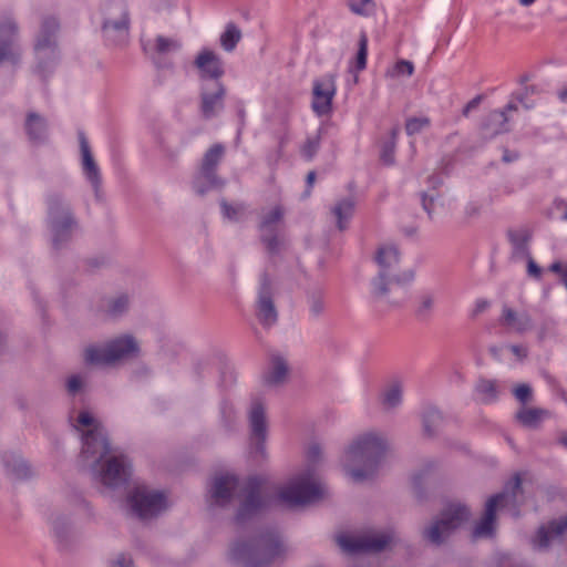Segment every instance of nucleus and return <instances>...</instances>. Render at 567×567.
Listing matches in <instances>:
<instances>
[{
  "label": "nucleus",
  "mask_w": 567,
  "mask_h": 567,
  "mask_svg": "<svg viewBox=\"0 0 567 567\" xmlns=\"http://www.w3.org/2000/svg\"><path fill=\"white\" fill-rule=\"evenodd\" d=\"M374 260L379 271L371 280L370 297L377 308L399 307L405 299V286L413 280L412 271H399L400 251L393 246H381Z\"/></svg>",
  "instance_id": "f257e3e1"
},
{
  "label": "nucleus",
  "mask_w": 567,
  "mask_h": 567,
  "mask_svg": "<svg viewBox=\"0 0 567 567\" xmlns=\"http://www.w3.org/2000/svg\"><path fill=\"white\" fill-rule=\"evenodd\" d=\"M386 452V442L373 433L359 436L346 452L344 470L354 482L371 478Z\"/></svg>",
  "instance_id": "f03ea898"
},
{
  "label": "nucleus",
  "mask_w": 567,
  "mask_h": 567,
  "mask_svg": "<svg viewBox=\"0 0 567 567\" xmlns=\"http://www.w3.org/2000/svg\"><path fill=\"white\" fill-rule=\"evenodd\" d=\"M282 553L278 532L266 528L249 542H236L230 549V557L245 567H266Z\"/></svg>",
  "instance_id": "7ed1b4c3"
},
{
  "label": "nucleus",
  "mask_w": 567,
  "mask_h": 567,
  "mask_svg": "<svg viewBox=\"0 0 567 567\" xmlns=\"http://www.w3.org/2000/svg\"><path fill=\"white\" fill-rule=\"evenodd\" d=\"M45 202L52 248L61 250L72 240L73 234L80 229V225L70 205L61 194L51 193L47 196Z\"/></svg>",
  "instance_id": "20e7f679"
},
{
  "label": "nucleus",
  "mask_w": 567,
  "mask_h": 567,
  "mask_svg": "<svg viewBox=\"0 0 567 567\" xmlns=\"http://www.w3.org/2000/svg\"><path fill=\"white\" fill-rule=\"evenodd\" d=\"M127 505L133 516L141 520H150L167 508V497L161 491L138 485L128 493Z\"/></svg>",
  "instance_id": "39448f33"
},
{
  "label": "nucleus",
  "mask_w": 567,
  "mask_h": 567,
  "mask_svg": "<svg viewBox=\"0 0 567 567\" xmlns=\"http://www.w3.org/2000/svg\"><path fill=\"white\" fill-rule=\"evenodd\" d=\"M138 352V346L132 336L125 334L109 341L104 347L90 346L84 351L86 364H111Z\"/></svg>",
  "instance_id": "423d86ee"
},
{
  "label": "nucleus",
  "mask_w": 567,
  "mask_h": 567,
  "mask_svg": "<svg viewBox=\"0 0 567 567\" xmlns=\"http://www.w3.org/2000/svg\"><path fill=\"white\" fill-rule=\"evenodd\" d=\"M225 155V146L220 143L212 145L204 154L198 174L194 177L192 187L203 196L210 189H220L225 181L218 176L217 168Z\"/></svg>",
  "instance_id": "0eeeda50"
},
{
  "label": "nucleus",
  "mask_w": 567,
  "mask_h": 567,
  "mask_svg": "<svg viewBox=\"0 0 567 567\" xmlns=\"http://www.w3.org/2000/svg\"><path fill=\"white\" fill-rule=\"evenodd\" d=\"M519 492H522V477L516 473L505 485L504 492L496 493L487 499L483 517L473 527L472 538H492L495 534L497 507L503 504L508 493L516 498Z\"/></svg>",
  "instance_id": "6e6552de"
},
{
  "label": "nucleus",
  "mask_w": 567,
  "mask_h": 567,
  "mask_svg": "<svg viewBox=\"0 0 567 567\" xmlns=\"http://www.w3.org/2000/svg\"><path fill=\"white\" fill-rule=\"evenodd\" d=\"M60 30V22L53 16L42 18L39 33L35 38L34 52L38 58L35 71L37 73L47 79L48 74L52 71L51 64L43 60L42 53L49 51L48 58L53 62L56 59L58 43L56 34Z\"/></svg>",
  "instance_id": "1a4fd4ad"
},
{
  "label": "nucleus",
  "mask_w": 567,
  "mask_h": 567,
  "mask_svg": "<svg viewBox=\"0 0 567 567\" xmlns=\"http://www.w3.org/2000/svg\"><path fill=\"white\" fill-rule=\"evenodd\" d=\"M264 483L260 476H251L247 480L243 489V499L235 515L236 525L243 526L269 507L270 498L261 494Z\"/></svg>",
  "instance_id": "9d476101"
},
{
  "label": "nucleus",
  "mask_w": 567,
  "mask_h": 567,
  "mask_svg": "<svg viewBox=\"0 0 567 567\" xmlns=\"http://www.w3.org/2000/svg\"><path fill=\"white\" fill-rule=\"evenodd\" d=\"M471 517L467 506L462 504H451L441 514L429 528L424 529L423 536L434 545H441L445 539L463 523Z\"/></svg>",
  "instance_id": "9b49d317"
},
{
  "label": "nucleus",
  "mask_w": 567,
  "mask_h": 567,
  "mask_svg": "<svg viewBox=\"0 0 567 567\" xmlns=\"http://www.w3.org/2000/svg\"><path fill=\"white\" fill-rule=\"evenodd\" d=\"M21 59L20 25L12 14L3 13L0 16V64L18 65Z\"/></svg>",
  "instance_id": "f8f14e48"
},
{
  "label": "nucleus",
  "mask_w": 567,
  "mask_h": 567,
  "mask_svg": "<svg viewBox=\"0 0 567 567\" xmlns=\"http://www.w3.org/2000/svg\"><path fill=\"white\" fill-rule=\"evenodd\" d=\"M130 22L127 6L124 2L113 3L102 24L104 40L112 45L124 43L128 38Z\"/></svg>",
  "instance_id": "ddd939ff"
},
{
  "label": "nucleus",
  "mask_w": 567,
  "mask_h": 567,
  "mask_svg": "<svg viewBox=\"0 0 567 567\" xmlns=\"http://www.w3.org/2000/svg\"><path fill=\"white\" fill-rule=\"evenodd\" d=\"M111 452L107 433L102 424H96L82 434L81 456L95 467Z\"/></svg>",
  "instance_id": "4468645a"
},
{
  "label": "nucleus",
  "mask_w": 567,
  "mask_h": 567,
  "mask_svg": "<svg viewBox=\"0 0 567 567\" xmlns=\"http://www.w3.org/2000/svg\"><path fill=\"white\" fill-rule=\"evenodd\" d=\"M394 539L392 532L360 537L340 536L339 545L350 554L380 553Z\"/></svg>",
  "instance_id": "2eb2a0df"
},
{
  "label": "nucleus",
  "mask_w": 567,
  "mask_h": 567,
  "mask_svg": "<svg viewBox=\"0 0 567 567\" xmlns=\"http://www.w3.org/2000/svg\"><path fill=\"white\" fill-rule=\"evenodd\" d=\"M323 495L319 484L308 477H300L279 493V498L289 505H306L315 503Z\"/></svg>",
  "instance_id": "dca6fc26"
},
{
  "label": "nucleus",
  "mask_w": 567,
  "mask_h": 567,
  "mask_svg": "<svg viewBox=\"0 0 567 567\" xmlns=\"http://www.w3.org/2000/svg\"><path fill=\"white\" fill-rule=\"evenodd\" d=\"M256 316L264 327H271L278 321V312L274 303L272 284L266 271L259 278Z\"/></svg>",
  "instance_id": "f3484780"
},
{
  "label": "nucleus",
  "mask_w": 567,
  "mask_h": 567,
  "mask_svg": "<svg viewBox=\"0 0 567 567\" xmlns=\"http://www.w3.org/2000/svg\"><path fill=\"white\" fill-rule=\"evenodd\" d=\"M336 92V76L333 74H326L321 79H316L312 85V111L319 116L331 113Z\"/></svg>",
  "instance_id": "a211bd4d"
},
{
  "label": "nucleus",
  "mask_w": 567,
  "mask_h": 567,
  "mask_svg": "<svg viewBox=\"0 0 567 567\" xmlns=\"http://www.w3.org/2000/svg\"><path fill=\"white\" fill-rule=\"evenodd\" d=\"M284 208L275 206L269 213L262 216L259 224L260 240L267 251L275 255L279 251L278 225L284 219Z\"/></svg>",
  "instance_id": "6ab92c4d"
},
{
  "label": "nucleus",
  "mask_w": 567,
  "mask_h": 567,
  "mask_svg": "<svg viewBox=\"0 0 567 567\" xmlns=\"http://www.w3.org/2000/svg\"><path fill=\"white\" fill-rule=\"evenodd\" d=\"M101 481L110 487L125 485L132 475V464L124 455L112 456L101 471Z\"/></svg>",
  "instance_id": "aec40b11"
},
{
  "label": "nucleus",
  "mask_w": 567,
  "mask_h": 567,
  "mask_svg": "<svg viewBox=\"0 0 567 567\" xmlns=\"http://www.w3.org/2000/svg\"><path fill=\"white\" fill-rule=\"evenodd\" d=\"M226 93L221 82H214L212 87L207 84L202 86L199 110L203 118L212 120L223 111Z\"/></svg>",
  "instance_id": "412c9836"
},
{
  "label": "nucleus",
  "mask_w": 567,
  "mask_h": 567,
  "mask_svg": "<svg viewBox=\"0 0 567 567\" xmlns=\"http://www.w3.org/2000/svg\"><path fill=\"white\" fill-rule=\"evenodd\" d=\"M249 425L255 452L264 455L267 439V421L264 404L259 400H255L251 403Z\"/></svg>",
  "instance_id": "4be33fe9"
},
{
  "label": "nucleus",
  "mask_w": 567,
  "mask_h": 567,
  "mask_svg": "<svg viewBox=\"0 0 567 567\" xmlns=\"http://www.w3.org/2000/svg\"><path fill=\"white\" fill-rule=\"evenodd\" d=\"M23 130L32 146L45 145L50 140L49 122L35 111H29L25 114Z\"/></svg>",
  "instance_id": "5701e85b"
},
{
  "label": "nucleus",
  "mask_w": 567,
  "mask_h": 567,
  "mask_svg": "<svg viewBox=\"0 0 567 567\" xmlns=\"http://www.w3.org/2000/svg\"><path fill=\"white\" fill-rule=\"evenodd\" d=\"M239 484V480L233 474H219L213 478L209 494L214 504L226 506L230 504Z\"/></svg>",
  "instance_id": "b1692460"
},
{
  "label": "nucleus",
  "mask_w": 567,
  "mask_h": 567,
  "mask_svg": "<svg viewBox=\"0 0 567 567\" xmlns=\"http://www.w3.org/2000/svg\"><path fill=\"white\" fill-rule=\"evenodd\" d=\"M194 65L198 69L202 80H214L220 82L225 74L224 62L221 58L209 49H203L194 60Z\"/></svg>",
  "instance_id": "393cba45"
},
{
  "label": "nucleus",
  "mask_w": 567,
  "mask_h": 567,
  "mask_svg": "<svg viewBox=\"0 0 567 567\" xmlns=\"http://www.w3.org/2000/svg\"><path fill=\"white\" fill-rule=\"evenodd\" d=\"M78 137L80 143L83 173L87 181L91 183L95 192V196L99 199L102 185L100 168L94 161L85 133L83 131H79Z\"/></svg>",
  "instance_id": "a878e982"
},
{
  "label": "nucleus",
  "mask_w": 567,
  "mask_h": 567,
  "mask_svg": "<svg viewBox=\"0 0 567 567\" xmlns=\"http://www.w3.org/2000/svg\"><path fill=\"white\" fill-rule=\"evenodd\" d=\"M567 532V516L559 517L538 528L532 540L533 547L537 550H546L551 540L560 537Z\"/></svg>",
  "instance_id": "bb28decb"
},
{
  "label": "nucleus",
  "mask_w": 567,
  "mask_h": 567,
  "mask_svg": "<svg viewBox=\"0 0 567 567\" xmlns=\"http://www.w3.org/2000/svg\"><path fill=\"white\" fill-rule=\"evenodd\" d=\"M501 324L513 329L516 332H524L532 326V319L528 313H517L512 308L504 306L501 317Z\"/></svg>",
  "instance_id": "cd10ccee"
},
{
  "label": "nucleus",
  "mask_w": 567,
  "mask_h": 567,
  "mask_svg": "<svg viewBox=\"0 0 567 567\" xmlns=\"http://www.w3.org/2000/svg\"><path fill=\"white\" fill-rule=\"evenodd\" d=\"M507 239L513 247L514 255H529L528 243L532 239V230L523 226L518 229L509 228L506 231Z\"/></svg>",
  "instance_id": "c85d7f7f"
},
{
  "label": "nucleus",
  "mask_w": 567,
  "mask_h": 567,
  "mask_svg": "<svg viewBox=\"0 0 567 567\" xmlns=\"http://www.w3.org/2000/svg\"><path fill=\"white\" fill-rule=\"evenodd\" d=\"M355 202L351 197L343 198L336 203L331 213L336 218L337 228L343 231L348 228L349 221L354 214Z\"/></svg>",
  "instance_id": "c756f323"
},
{
  "label": "nucleus",
  "mask_w": 567,
  "mask_h": 567,
  "mask_svg": "<svg viewBox=\"0 0 567 567\" xmlns=\"http://www.w3.org/2000/svg\"><path fill=\"white\" fill-rule=\"evenodd\" d=\"M423 433L427 437H434L444 423L442 413L434 406L424 408L422 414Z\"/></svg>",
  "instance_id": "7c9ffc66"
},
{
  "label": "nucleus",
  "mask_w": 567,
  "mask_h": 567,
  "mask_svg": "<svg viewBox=\"0 0 567 567\" xmlns=\"http://www.w3.org/2000/svg\"><path fill=\"white\" fill-rule=\"evenodd\" d=\"M508 122L505 111L494 110L486 116L482 130L485 135L494 136L507 131L506 124Z\"/></svg>",
  "instance_id": "2f4dec72"
},
{
  "label": "nucleus",
  "mask_w": 567,
  "mask_h": 567,
  "mask_svg": "<svg viewBox=\"0 0 567 567\" xmlns=\"http://www.w3.org/2000/svg\"><path fill=\"white\" fill-rule=\"evenodd\" d=\"M548 415V411L539 408H526L522 406L515 414L516 421L528 429H536L545 416Z\"/></svg>",
  "instance_id": "473e14b6"
},
{
  "label": "nucleus",
  "mask_w": 567,
  "mask_h": 567,
  "mask_svg": "<svg viewBox=\"0 0 567 567\" xmlns=\"http://www.w3.org/2000/svg\"><path fill=\"white\" fill-rule=\"evenodd\" d=\"M2 462L7 472L16 478H27L31 475V468L28 463L12 453L3 454Z\"/></svg>",
  "instance_id": "72a5a7b5"
},
{
  "label": "nucleus",
  "mask_w": 567,
  "mask_h": 567,
  "mask_svg": "<svg viewBox=\"0 0 567 567\" xmlns=\"http://www.w3.org/2000/svg\"><path fill=\"white\" fill-rule=\"evenodd\" d=\"M288 374V364L280 355H274L270 361V369L265 374V382L269 385H277L284 382Z\"/></svg>",
  "instance_id": "f704fd0d"
},
{
  "label": "nucleus",
  "mask_w": 567,
  "mask_h": 567,
  "mask_svg": "<svg viewBox=\"0 0 567 567\" xmlns=\"http://www.w3.org/2000/svg\"><path fill=\"white\" fill-rule=\"evenodd\" d=\"M475 392L484 404H491L498 400L497 384L494 380L480 379L475 385Z\"/></svg>",
  "instance_id": "c9c22d12"
},
{
  "label": "nucleus",
  "mask_w": 567,
  "mask_h": 567,
  "mask_svg": "<svg viewBox=\"0 0 567 567\" xmlns=\"http://www.w3.org/2000/svg\"><path fill=\"white\" fill-rule=\"evenodd\" d=\"M399 133L400 127L399 125H395L390 131V137L381 144L380 159L386 165H392L394 163V153Z\"/></svg>",
  "instance_id": "e433bc0d"
},
{
  "label": "nucleus",
  "mask_w": 567,
  "mask_h": 567,
  "mask_svg": "<svg viewBox=\"0 0 567 567\" xmlns=\"http://www.w3.org/2000/svg\"><path fill=\"white\" fill-rule=\"evenodd\" d=\"M240 39V30L235 23L229 22L227 23L225 31L220 35V45L225 51L231 52L235 50Z\"/></svg>",
  "instance_id": "4c0bfd02"
},
{
  "label": "nucleus",
  "mask_w": 567,
  "mask_h": 567,
  "mask_svg": "<svg viewBox=\"0 0 567 567\" xmlns=\"http://www.w3.org/2000/svg\"><path fill=\"white\" fill-rule=\"evenodd\" d=\"M54 537L62 548H66L70 540V526L64 516H56L52 522Z\"/></svg>",
  "instance_id": "58836bf2"
},
{
  "label": "nucleus",
  "mask_w": 567,
  "mask_h": 567,
  "mask_svg": "<svg viewBox=\"0 0 567 567\" xmlns=\"http://www.w3.org/2000/svg\"><path fill=\"white\" fill-rule=\"evenodd\" d=\"M130 299L126 295H120L107 301L106 315L111 318H118L128 310Z\"/></svg>",
  "instance_id": "ea45409f"
},
{
  "label": "nucleus",
  "mask_w": 567,
  "mask_h": 567,
  "mask_svg": "<svg viewBox=\"0 0 567 567\" xmlns=\"http://www.w3.org/2000/svg\"><path fill=\"white\" fill-rule=\"evenodd\" d=\"M321 137L320 134L308 136L306 142L300 148L301 156L307 161L311 162L320 150Z\"/></svg>",
  "instance_id": "a19ab883"
},
{
  "label": "nucleus",
  "mask_w": 567,
  "mask_h": 567,
  "mask_svg": "<svg viewBox=\"0 0 567 567\" xmlns=\"http://www.w3.org/2000/svg\"><path fill=\"white\" fill-rule=\"evenodd\" d=\"M414 73V64L409 60H398L395 64L386 71V76L396 79L401 76H411Z\"/></svg>",
  "instance_id": "79ce46f5"
},
{
  "label": "nucleus",
  "mask_w": 567,
  "mask_h": 567,
  "mask_svg": "<svg viewBox=\"0 0 567 567\" xmlns=\"http://www.w3.org/2000/svg\"><path fill=\"white\" fill-rule=\"evenodd\" d=\"M348 7L352 13L361 17H369L375 12L373 0H349Z\"/></svg>",
  "instance_id": "37998d69"
},
{
  "label": "nucleus",
  "mask_w": 567,
  "mask_h": 567,
  "mask_svg": "<svg viewBox=\"0 0 567 567\" xmlns=\"http://www.w3.org/2000/svg\"><path fill=\"white\" fill-rule=\"evenodd\" d=\"M219 205L223 216L231 221H238L246 210L245 204L233 205L226 199H221Z\"/></svg>",
  "instance_id": "c03bdc74"
},
{
  "label": "nucleus",
  "mask_w": 567,
  "mask_h": 567,
  "mask_svg": "<svg viewBox=\"0 0 567 567\" xmlns=\"http://www.w3.org/2000/svg\"><path fill=\"white\" fill-rule=\"evenodd\" d=\"M368 58V35L365 32H361L358 41V52L355 55V69L362 71L367 66Z\"/></svg>",
  "instance_id": "a18cd8bd"
},
{
  "label": "nucleus",
  "mask_w": 567,
  "mask_h": 567,
  "mask_svg": "<svg viewBox=\"0 0 567 567\" xmlns=\"http://www.w3.org/2000/svg\"><path fill=\"white\" fill-rule=\"evenodd\" d=\"M434 306V298L431 295H422L420 297V303L415 310V317L420 321H426L431 317V312Z\"/></svg>",
  "instance_id": "49530a36"
},
{
  "label": "nucleus",
  "mask_w": 567,
  "mask_h": 567,
  "mask_svg": "<svg viewBox=\"0 0 567 567\" xmlns=\"http://www.w3.org/2000/svg\"><path fill=\"white\" fill-rule=\"evenodd\" d=\"M431 121L426 116L409 117L405 122V132L409 136L421 133L423 130L430 127Z\"/></svg>",
  "instance_id": "de8ad7c7"
},
{
  "label": "nucleus",
  "mask_w": 567,
  "mask_h": 567,
  "mask_svg": "<svg viewBox=\"0 0 567 567\" xmlns=\"http://www.w3.org/2000/svg\"><path fill=\"white\" fill-rule=\"evenodd\" d=\"M182 47L181 42L164 35H157L155 39V51L158 54H164L169 51H177Z\"/></svg>",
  "instance_id": "09e8293b"
},
{
  "label": "nucleus",
  "mask_w": 567,
  "mask_h": 567,
  "mask_svg": "<svg viewBox=\"0 0 567 567\" xmlns=\"http://www.w3.org/2000/svg\"><path fill=\"white\" fill-rule=\"evenodd\" d=\"M402 390L399 384H393L383 394V404L388 408H395L401 403Z\"/></svg>",
  "instance_id": "8fccbe9b"
},
{
  "label": "nucleus",
  "mask_w": 567,
  "mask_h": 567,
  "mask_svg": "<svg viewBox=\"0 0 567 567\" xmlns=\"http://www.w3.org/2000/svg\"><path fill=\"white\" fill-rule=\"evenodd\" d=\"M308 303L312 317L318 318L324 310V301L321 291H313L308 296Z\"/></svg>",
  "instance_id": "3c124183"
},
{
  "label": "nucleus",
  "mask_w": 567,
  "mask_h": 567,
  "mask_svg": "<svg viewBox=\"0 0 567 567\" xmlns=\"http://www.w3.org/2000/svg\"><path fill=\"white\" fill-rule=\"evenodd\" d=\"M513 394L517 401H519L523 406H525L533 399V390L530 385L526 383L518 384L514 390Z\"/></svg>",
  "instance_id": "603ef678"
},
{
  "label": "nucleus",
  "mask_w": 567,
  "mask_h": 567,
  "mask_svg": "<svg viewBox=\"0 0 567 567\" xmlns=\"http://www.w3.org/2000/svg\"><path fill=\"white\" fill-rule=\"evenodd\" d=\"M84 388V380L79 374L71 375L66 381V391L69 395L75 396Z\"/></svg>",
  "instance_id": "864d4df0"
},
{
  "label": "nucleus",
  "mask_w": 567,
  "mask_h": 567,
  "mask_svg": "<svg viewBox=\"0 0 567 567\" xmlns=\"http://www.w3.org/2000/svg\"><path fill=\"white\" fill-rule=\"evenodd\" d=\"M436 196L434 194H427L425 192L420 193V200L422 208L426 212L430 219L433 218L434 203Z\"/></svg>",
  "instance_id": "5fc2aeb1"
},
{
  "label": "nucleus",
  "mask_w": 567,
  "mask_h": 567,
  "mask_svg": "<svg viewBox=\"0 0 567 567\" xmlns=\"http://www.w3.org/2000/svg\"><path fill=\"white\" fill-rule=\"evenodd\" d=\"M425 475H426V471L424 470L419 473H415L412 477L413 491H414L415 497L419 499H422L424 497L422 485H423Z\"/></svg>",
  "instance_id": "6e6d98bb"
},
{
  "label": "nucleus",
  "mask_w": 567,
  "mask_h": 567,
  "mask_svg": "<svg viewBox=\"0 0 567 567\" xmlns=\"http://www.w3.org/2000/svg\"><path fill=\"white\" fill-rule=\"evenodd\" d=\"M535 92L536 87L534 85H525L520 92L513 93V97L522 103L526 109H530L533 105L527 103V97L529 94H534Z\"/></svg>",
  "instance_id": "4d7b16f0"
},
{
  "label": "nucleus",
  "mask_w": 567,
  "mask_h": 567,
  "mask_svg": "<svg viewBox=\"0 0 567 567\" xmlns=\"http://www.w3.org/2000/svg\"><path fill=\"white\" fill-rule=\"evenodd\" d=\"M527 256H528V260H527V274H528V276L533 277L536 280H540L542 279V275H543L542 267L538 266L536 264V261L529 255H527Z\"/></svg>",
  "instance_id": "13d9d810"
},
{
  "label": "nucleus",
  "mask_w": 567,
  "mask_h": 567,
  "mask_svg": "<svg viewBox=\"0 0 567 567\" xmlns=\"http://www.w3.org/2000/svg\"><path fill=\"white\" fill-rule=\"evenodd\" d=\"M78 423L90 429H93L96 424H101L87 411L80 412L78 416Z\"/></svg>",
  "instance_id": "bf43d9fd"
},
{
  "label": "nucleus",
  "mask_w": 567,
  "mask_h": 567,
  "mask_svg": "<svg viewBox=\"0 0 567 567\" xmlns=\"http://www.w3.org/2000/svg\"><path fill=\"white\" fill-rule=\"evenodd\" d=\"M482 100H483V95L480 94V95H476L474 99H472L470 102H467L462 110V115L467 117L473 110L478 107Z\"/></svg>",
  "instance_id": "052dcab7"
},
{
  "label": "nucleus",
  "mask_w": 567,
  "mask_h": 567,
  "mask_svg": "<svg viewBox=\"0 0 567 567\" xmlns=\"http://www.w3.org/2000/svg\"><path fill=\"white\" fill-rule=\"evenodd\" d=\"M321 456V447L319 444L313 443L307 450V458L310 463H316Z\"/></svg>",
  "instance_id": "680f3d73"
},
{
  "label": "nucleus",
  "mask_w": 567,
  "mask_h": 567,
  "mask_svg": "<svg viewBox=\"0 0 567 567\" xmlns=\"http://www.w3.org/2000/svg\"><path fill=\"white\" fill-rule=\"evenodd\" d=\"M480 213H481V205L475 202L468 203L464 208V214H465L466 218L477 217L480 215Z\"/></svg>",
  "instance_id": "e2e57ef3"
},
{
  "label": "nucleus",
  "mask_w": 567,
  "mask_h": 567,
  "mask_svg": "<svg viewBox=\"0 0 567 567\" xmlns=\"http://www.w3.org/2000/svg\"><path fill=\"white\" fill-rule=\"evenodd\" d=\"M112 567H134L133 560L125 554H120L112 563Z\"/></svg>",
  "instance_id": "0e129e2a"
},
{
  "label": "nucleus",
  "mask_w": 567,
  "mask_h": 567,
  "mask_svg": "<svg viewBox=\"0 0 567 567\" xmlns=\"http://www.w3.org/2000/svg\"><path fill=\"white\" fill-rule=\"evenodd\" d=\"M519 158V153L504 148L502 161L506 164L513 163Z\"/></svg>",
  "instance_id": "69168bd1"
},
{
  "label": "nucleus",
  "mask_w": 567,
  "mask_h": 567,
  "mask_svg": "<svg viewBox=\"0 0 567 567\" xmlns=\"http://www.w3.org/2000/svg\"><path fill=\"white\" fill-rule=\"evenodd\" d=\"M554 208L556 210L561 212V219L567 220V202L564 199H555L554 200Z\"/></svg>",
  "instance_id": "338daca9"
},
{
  "label": "nucleus",
  "mask_w": 567,
  "mask_h": 567,
  "mask_svg": "<svg viewBox=\"0 0 567 567\" xmlns=\"http://www.w3.org/2000/svg\"><path fill=\"white\" fill-rule=\"evenodd\" d=\"M498 567H526V566L515 563L509 556H504L501 558Z\"/></svg>",
  "instance_id": "774afa93"
}]
</instances>
